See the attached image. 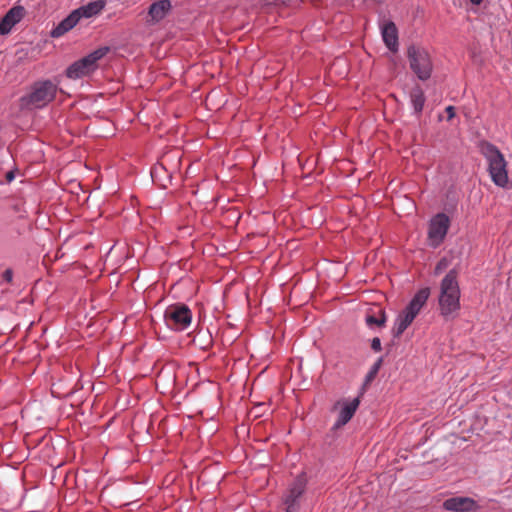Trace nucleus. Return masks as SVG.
Returning a JSON list of instances; mask_svg holds the SVG:
<instances>
[{"mask_svg": "<svg viewBox=\"0 0 512 512\" xmlns=\"http://www.w3.org/2000/svg\"><path fill=\"white\" fill-rule=\"evenodd\" d=\"M410 99L415 113H421L425 103L423 90L420 87L413 88L410 93Z\"/></svg>", "mask_w": 512, "mask_h": 512, "instance_id": "obj_17", "label": "nucleus"}, {"mask_svg": "<svg viewBox=\"0 0 512 512\" xmlns=\"http://www.w3.org/2000/svg\"><path fill=\"white\" fill-rule=\"evenodd\" d=\"M108 48H100L98 50H95L94 52L90 53L89 55L85 56V59H87L88 63L92 66L93 69L96 68V62L100 60L105 54L107 53Z\"/></svg>", "mask_w": 512, "mask_h": 512, "instance_id": "obj_19", "label": "nucleus"}, {"mask_svg": "<svg viewBox=\"0 0 512 512\" xmlns=\"http://www.w3.org/2000/svg\"><path fill=\"white\" fill-rule=\"evenodd\" d=\"M94 71L90 63H88L87 59L83 57L82 59L71 64L67 70L66 75L70 79H79L83 76L88 75L90 72Z\"/></svg>", "mask_w": 512, "mask_h": 512, "instance_id": "obj_14", "label": "nucleus"}, {"mask_svg": "<svg viewBox=\"0 0 512 512\" xmlns=\"http://www.w3.org/2000/svg\"><path fill=\"white\" fill-rule=\"evenodd\" d=\"M457 278V270L451 269L440 283L439 310L447 320L454 319L460 310V287Z\"/></svg>", "mask_w": 512, "mask_h": 512, "instance_id": "obj_1", "label": "nucleus"}, {"mask_svg": "<svg viewBox=\"0 0 512 512\" xmlns=\"http://www.w3.org/2000/svg\"><path fill=\"white\" fill-rule=\"evenodd\" d=\"M382 38L385 45L390 51H397L398 49V33L397 28L393 22H387L384 24L381 30Z\"/></svg>", "mask_w": 512, "mask_h": 512, "instance_id": "obj_15", "label": "nucleus"}, {"mask_svg": "<svg viewBox=\"0 0 512 512\" xmlns=\"http://www.w3.org/2000/svg\"><path fill=\"white\" fill-rule=\"evenodd\" d=\"M443 508L453 512H472L478 510L479 505L470 497L457 496L446 499Z\"/></svg>", "mask_w": 512, "mask_h": 512, "instance_id": "obj_8", "label": "nucleus"}, {"mask_svg": "<svg viewBox=\"0 0 512 512\" xmlns=\"http://www.w3.org/2000/svg\"><path fill=\"white\" fill-rule=\"evenodd\" d=\"M6 179H7L8 182H11L14 179V173L12 171H9L6 174Z\"/></svg>", "mask_w": 512, "mask_h": 512, "instance_id": "obj_25", "label": "nucleus"}, {"mask_svg": "<svg viewBox=\"0 0 512 512\" xmlns=\"http://www.w3.org/2000/svg\"><path fill=\"white\" fill-rule=\"evenodd\" d=\"M13 276H14L13 270L11 268H8L3 272L2 280L7 283H11L13 281Z\"/></svg>", "mask_w": 512, "mask_h": 512, "instance_id": "obj_22", "label": "nucleus"}, {"mask_svg": "<svg viewBox=\"0 0 512 512\" xmlns=\"http://www.w3.org/2000/svg\"><path fill=\"white\" fill-rule=\"evenodd\" d=\"M307 479L304 474L299 475L291 485L289 493L286 496L285 504L287 511L292 512L295 509L297 500L302 496L305 491Z\"/></svg>", "mask_w": 512, "mask_h": 512, "instance_id": "obj_11", "label": "nucleus"}, {"mask_svg": "<svg viewBox=\"0 0 512 512\" xmlns=\"http://www.w3.org/2000/svg\"><path fill=\"white\" fill-rule=\"evenodd\" d=\"M360 404L359 398H354L351 402L346 403L339 412L338 419L333 425V429H338L347 424L355 414Z\"/></svg>", "mask_w": 512, "mask_h": 512, "instance_id": "obj_12", "label": "nucleus"}, {"mask_svg": "<svg viewBox=\"0 0 512 512\" xmlns=\"http://www.w3.org/2000/svg\"><path fill=\"white\" fill-rule=\"evenodd\" d=\"M449 265H450V261L446 257H443L436 264L435 269H434V275L441 274L443 271H445L449 267Z\"/></svg>", "mask_w": 512, "mask_h": 512, "instance_id": "obj_20", "label": "nucleus"}, {"mask_svg": "<svg viewBox=\"0 0 512 512\" xmlns=\"http://www.w3.org/2000/svg\"><path fill=\"white\" fill-rule=\"evenodd\" d=\"M172 5L170 0H159L149 6L146 23L155 25L162 21L171 11Z\"/></svg>", "mask_w": 512, "mask_h": 512, "instance_id": "obj_9", "label": "nucleus"}, {"mask_svg": "<svg viewBox=\"0 0 512 512\" xmlns=\"http://www.w3.org/2000/svg\"><path fill=\"white\" fill-rule=\"evenodd\" d=\"M62 92L58 82L50 79L35 81L29 87L26 94L19 99L20 108L23 110L42 109L51 103L57 92Z\"/></svg>", "mask_w": 512, "mask_h": 512, "instance_id": "obj_2", "label": "nucleus"}, {"mask_svg": "<svg viewBox=\"0 0 512 512\" xmlns=\"http://www.w3.org/2000/svg\"><path fill=\"white\" fill-rule=\"evenodd\" d=\"M371 348L376 352L381 350V341L378 337L372 339Z\"/></svg>", "mask_w": 512, "mask_h": 512, "instance_id": "obj_23", "label": "nucleus"}, {"mask_svg": "<svg viewBox=\"0 0 512 512\" xmlns=\"http://www.w3.org/2000/svg\"><path fill=\"white\" fill-rule=\"evenodd\" d=\"M447 118L451 120L455 116V108L453 106H448L446 108Z\"/></svg>", "mask_w": 512, "mask_h": 512, "instance_id": "obj_24", "label": "nucleus"}, {"mask_svg": "<svg viewBox=\"0 0 512 512\" xmlns=\"http://www.w3.org/2000/svg\"><path fill=\"white\" fill-rule=\"evenodd\" d=\"M80 17L78 11H72L65 19H63L52 31L51 36L58 38L63 36L66 32L70 31L79 22Z\"/></svg>", "mask_w": 512, "mask_h": 512, "instance_id": "obj_13", "label": "nucleus"}, {"mask_svg": "<svg viewBox=\"0 0 512 512\" xmlns=\"http://www.w3.org/2000/svg\"><path fill=\"white\" fill-rule=\"evenodd\" d=\"M471 3L475 4V5H479L483 0H470Z\"/></svg>", "mask_w": 512, "mask_h": 512, "instance_id": "obj_26", "label": "nucleus"}, {"mask_svg": "<svg viewBox=\"0 0 512 512\" xmlns=\"http://www.w3.org/2000/svg\"><path fill=\"white\" fill-rule=\"evenodd\" d=\"M378 313H379V317H377L373 314H368L366 316V323L368 326H372V325L383 326L385 324V322H386L385 311L383 309L379 308Z\"/></svg>", "mask_w": 512, "mask_h": 512, "instance_id": "obj_18", "label": "nucleus"}, {"mask_svg": "<svg viewBox=\"0 0 512 512\" xmlns=\"http://www.w3.org/2000/svg\"><path fill=\"white\" fill-rule=\"evenodd\" d=\"M105 7V1L104 0H97L90 2L84 6L79 7L78 9H75V11H78V16L80 19L82 17L90 18L94 15H97L100 13Z\"/></svg>", "mask_w": 512, "mask_h": 512, "instance_id": "obj_16", "label": "nucleus"}, {"mask_svg": "<svg viewBox=\"0 0 512 512\" xmlns=\"http://www.w3.org/2000/svg\"><path fill=\"white\" fill-rule=\"evenodd\" d=\"M166 325L175 331H183L191 324L192 313L184 304L171 305L164 312Z\"/></svg>", "mask_w": 512, "mask_h": 512, "instance_id": "obj_6", "label": "nucleus"}, {"mask_svg": "<svg viewBox=\"0 0 512 512\" xmlns=\"http://www.w3.org/2000/svg\"><path fill=\"white\" fill-rule=\"evenodd\" d=\"M450 226V219L444 213L435 215L429 224L428 237L430 245L438 247L444 240Z\"/></svg>", "mask_w": 512, "mask_h": 512, "instance_id": "obj_7", "label": "nucleus"}, {"mask_svg": "<svg viewBox=\"0 0 512 512\" xmlns=\"http://www.w3.org/2000/svg\"><path fill=\"white\" fill-rule=\"evenodd\" d=\"M382 364V358H379L375 363L374 365L372 366L371 370L369 371V373L367 374L366 376V381H371L375 376L376 374L378 373L379 371V368Z\"/></svg>", "mask_w": 512, "mask_h": 512, "instance_id": "obj_21", "label": "nucleus"}, {"mask_svg": "<svg viewBox=\"0 0 512 512\" xmlns=\"http://www.w3.org/2000/svg\"><path fill=\"white\" fill-rule=\"evenodd\" d=\"M25 15V9L22 6L12 7L0 19V35L8 34L13 26L19 23Z\"/></svg>", "mask_w": 512, "mask_h": 512, "instance_id": "obj_10", "label": "nucleus"}, {"mask_svg": "<svg viewBox=\"0 0 512 512\" xmlns=\"http://www.w3.org/2000/svg\"><path fill=\"white\" fill-rule=\"evenodd\" d=\"M430 295V288L425 287L420 289L406 306V308L398 315L395 320L392 333L394 337H399L413 322L415 317L420 312Z\"/></svg>", "mask_w": 512, "mask_h": 512, "instance_id": "obj_4", "label": "nucleus"}, {"mask_svg": "<svg viewBox=\"0 0 512 512\" xmlns=\"http://www.w3.org/2000/svg\"><path fill=\"white\" fill-rule=\"evenodd\" d=\"M407 57L411 70L420 80L425 81L430 78L433 65L426 49L421 46L411 45L407 49Z\"/></svg>", "mask_w": 512, "mask_h": 512, "instance_id": "obj_5", "label": "nucleus"}, {"mask_svg": "<svg viewBox=\"0 0 512 512\" xmlns=\"http://www.w3.org/2000/svg\"><path fill=\"white\" fill-rule=\"evenodd\" d=\"M480 151L488 162V171L492 181L499 187H506L509 181L507 162L500 150L490 142H482Z\"/></svg>", "mask_w": 512, "mask_h": 512, "instance_id": "obj_3", "label": "nucleus"}]
</instances>
